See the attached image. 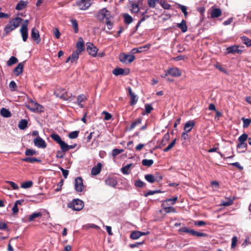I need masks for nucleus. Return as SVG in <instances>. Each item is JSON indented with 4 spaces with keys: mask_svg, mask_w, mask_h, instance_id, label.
I'll return each instance as SVG.
<instances>
[{
    "mask_svg": "<svg viewBox=\"0 0 251 251\" xmlns=\"http://www.w3.org/2000/svg\"><path fill=\"white\" fill-rule=\"evenodd\" d=\"M22 21L23 19L18 17L10 20L4 28V35H7L10 32L17 28Z\"/></svg>",
    "mask_w": 251,
    "mask_h": 251,
    "instance_id": "nucleus-1",
    "label": "nucleus"
},
{
    "mask_svg": "<svg viewBox=\"0 0 251 251\" xmlns=\"http://www.w3.org/2000/svg\"><path fill=\"white\" fill-rule=\"evenodd\" d=\"M95 17L100 21H106L112 18L110 11L106 7L100 9L97 13Z\"/></svg>",
    "mask_w": 251,
    "mask_h": 251,
    "instance_id": "nucleus-2",
    "label": "nucleus"
},
{
    "mask_svg": "<svg viewBox=\"0 0 251 251\" xmlns=\"http://www.w3.org/2000/svg\"><path fill=\"white\" fill-rule=\"evenodd\" d=\"M27 108L35 112H41L44 111V107L39 103L31 100L26 105Z\"/></svg>",
    "mask_w": 251,
    "mask_h": 251,
    "instance_id": "nucleus-3",
    "label": "nucleus"
},
{
    "mask_svg": "<svg viewBox=\"0 0 251 251\" xmlns=\"http://www.w3.org/2000/svg\"><path fill=\"white\" fill-rule=\"evenodd\" d=\"M83 206V201L79 199L75 200L68 204L69 207L75 211H80Z\"/></svg>",
    "mask_w": 251,
    "mask_h": 251,
    "instance_id": "nucleus-4",
    "label": "nucleus"
},
{
    "mask_svg": "<svg viewBox=\"0 0 251 251\" xmlns=\"http://www.w3.org/2000/svg\"><path fill=\"white\" fill-rule=\"evenodd\" d=\"M92 0H76V4L80 10H86L91 4Z\"/></svg>",
    "mask_w": 251,
    "mask_h": 251,
    "instance_id": "nucleus-5",
    "label": "nucleus"
},
{
    "mask_svg": "<svg viewBox=\"0 0 251 251\" xmlns=\"http://www.w3.org/2000/svg\"><path fill=\"white\" fill-rule=\"evenodd\" d=\"M135 59L133 55H127L125 53H121L119 55V59L121 62L124 63H130Z\"/></svg>",
    "mask_w": 251,
    "mask_h": 251,
    "instance_id": "nucleus-6",
    "label": "nucleus"
},
{
    "mask_svg": "<svg viewBox=\"0 0 251 251\" xmlns=\"http://www.w3.org/2000/svg\"><path fill=\"white\" fill-rule=\"evenodd\" d=\"M182 74L181 71L176 67L171 68L167 70L165 73V75H172L174 77H179Z\"/></svg>",
    "mask_w": 251,
    "mask_h": 251,
    "instance_id": "nucleus-7",
    "label": "nucleus"
},
{
    "mask_svg": "<svg viewBox=\"0 0 251 251\" xmlns=\"http://www.w3.org/2000/svg\"><path fill=\"white\" fill-rule=\"evenodd\" d=\"M75 190L78 192H82L84 189L85 187L81 177H78L75 179Z\"/></svg>",
    "mask_w": 251,
    "mask_h": 251,
    "instance_id": "nucleus-8",
    "label": "nucleus"
},
{
    "mask_svg": "<svg viewBox=\"0 0 251 251\" xmlns=\"http://www.w3.org/2000/svg\"><path fill=\"white\" fill-rule=\"evenodd\" d=\"M86 48L89 54L94 57L96 56L98 52V49L91 43L86 44Z\"/></svg>",
    "mask_w": 251,
    "mask_h": 251,
    "instance_id": "nucleus-9",
    "label": "nucleus"
},
{
    "mask_svg": "<svg viewBox=\"0 0 251 251\" xmlns=\"http://www.w3.org/2000/svg\"><path fill=\"white\" fill-rule=\"evenodd\" d=\"M210 17L211 18H215L220 17L222 15V10L214 6L212 7L209 9Z\"/></svg>",
    "mask_w": 251,
    "mask_h": 251,
    "instance_id": "nucleus-10",
    "label": "nucleus"
},
{
    "mask_svg": "<svg viewBox=\"0 0 251 251\" xmlns=\"http://www.w3.org/2000/svg\"><path fill=\"white\" fill-rule=\"evenodd\" d=\"M34 143L35 146L40 148H45L46 143L45 141L40 137H37L34 139Z\"/></svg>",
    "mask_w": 251,
    "mask_h": 251,
    "instance_id": "nucleus-11",
    "label": "nucleus"
},
{
    "mask_svg": "<svg viewBox=\"0 0 251 251\" xmlns=\"http://www.w3.org/2000/svg\"><path fill=\"white\" fill-rule=\"evenodd\" d=\"M31 37L36 43L38 44L40 42L41 40L40 38L39 31L35 27L33 28L31 30Z\"/></svg>",
    "mask_w": 251,
    "mask_h": 251,
    "instance_id": "nucleus-12",
    "label": "nucleus"
},
{
    "mask_svg": "<svg viewBox=\"0 0 251 251\" xmlns=\"http://www.w3.org/2000/svg\"><path fill=\"white\" fill-rule=\"evenodd\" d=\"M226 50L228 53L234 54L235 53H237L238 54H241L243 52V50L239 49V47L237 46L229 47L226 49Z\"/></svg>",
    "mask_w": 251,
    "mask_h": 251,
    "instance_id": "nucleus-13",
    "label": "nucleus"
},
{
    "mask_svg": "<svg viewBox=\"0 0 251 251\" xmlns=\"http://www.w3.org/2000/svg\"><path fill=\"white\" fill-rule=\"evenodd\" d=\"M79 53H80L78 52V51H75L73 52L72 55L68 58L66 62H68L70 61L71 62V63L76 62L78 59Z\"/></svg>",
    "mask_w": 251,
    "mask_h": 251,
    "instance_id": "nucleus-14",
    "label": "nucleus"
},
{
    "mask_svg": "<svg viewBox=\"0 0 251 251\" xmlns=\"http://www.w3.org/2000/svg\"><path fill=\"white\" fill-rule=\"evenodd\" d=\"M50 137L60 145L61 149L65 142L62 140L61 137L58 134L54 133L51 134Z\"/></svg>",
    "mask_w": 251,
    "mask_h": 251,
    "instance_id": "nucleus-15",
    "label": "nucleus"
},
{
    "mask_svg": "<svg viewBox=\"0 0 251 251\" xmlns=\"http://www.w3.org/2000/svg\"><path fill=\"white\" fill-rule=\"evenodd\" d=\"M102 165L100 163H99L96 166L92 168L91 170V175L93 176H96L98 175L101 169Z\"/></svg>",
    "mask_w": 251,
    "mask_h": 251,
    "instance_id": "nucleus-16",
    "label": "nucleus"
},
{
    "mask_svg": "<svg viewBox=\"0 0 251 251\" xmlns=\"http://www.w3.org/2000/svg\"><path fill=\"white\" fill-rule=\"evenodd\" d=\"M87 99V97L85 95L81 94L79 95L77 98L76 103L80 108H83V105L81 103V102L86 101Z\"/></svg>",
    "mask_w": 251,
    "mask_h": 251,
    "instance_id": "nucleus-17",
    "label": "nucleus"
},
{
    "mask_svg": "<svg viewBox=\"0 0 251 251\" xmlns=\"http://www.w3.org/2000/svg\"><path fill=\"white\" fill-rule=\"evenodd\" d=\"M20 32L22 35L23 40L25 42L28 38V28H20Z\"/></svg>",
    "mask_w": 251,
    "mask_h": 251,
    "instance_id": "nucleus-18",
    "label": "nucleus"
},
{
    "mask_svg": "<svg viewBox=\"0 0 251 251\" xmlns=\"http://www.w3.org/2000/svg\"><path fill=\"white\" fill-rule=\"evenodd\" d=\"M24 65L22 63H19L14 69V73L16 75L18 76L22 73L23 71Z\"/></svg>",
    "mask_w": 251,
    "mask_h": 251,
    "instance_id": "nucleus-19",
    "label": "nucleus"
},
{
    "mask_svg": "<svg viewBox=\"0 0 251 251\" xmlns=\"http://www.w3.org/2000/svg\"><path fill=\"white\" fill-rule=\"evenodd\" d=\"M194 125H195V123L193 121H188V122H187L185 124L184 127V130L186 132H189L192 129Z\"/></svg>",
    "mask_w": 251,
    "mask_h": 251,
    "instance_id": "nucleus-20",
    "label": "nucleus"
},
{
    "mask_svg": "<svg viewBox=\"0 0 251 251\" xmlns=\"http://www.w3.org/2000/svg\"><path fill=\"white\" fill-rule=\"evenodd\" d=\"M76 47L77 49L76 51H78L79 53L84 50V43L82 38L79 39V41L76 43Z\"/></svg>",
    "mask_w": 251,
    "mask_h": 251,
    "instance_id": "nucleus-21",
    "label": "nucleus"
},
{
    "mask_svg": "<svg viewBox=\"0 0 251 251\" xmlns=\"http://www.w3.org/2000/svg\"><path fill=\"white\" fill-rule=\"evenodd\" d=\"M128 73V72L125 73L124 69L120 68H116L113 71V74L115 75H126Z\"/></svg>",
    "mask_w": 251,
    "mask_h": 251,
    "instance_id": "nucleus-22",
    "label": "nucleus"
},
{
    "mask_svg": "<svg viewBox=\"0 0 251 251\" xmlns=\"http://www.w3.org/2000/svg\"><path fill=\"white\" fill-rule=\"evenodd\" d=\"M177 26L180 28L183 32H185L187 30L186 22L185 20H182L180 23L177 24Z\"/></svg>",
    "mask_w": 251,
    "mask_h": 251,
    "instance_id": "nucleus-23",
    "label": "nucleus"
},
{
    "mask_svg": "<svg viewBox=\"0 0 251 251\" xmlns=\"http://www.w3.org/2000/svg\"><path fill=\"white\" fill-rule=\"evenodd\" d=\"M123 16L124 18V22L126 24H130L133 21L132 17L128 14L125 13Z\"/></svg>",
    "mask_w": 251,
    "mask_h": 251,
    "instance_id": "nucleus-24",
    "label": "nucleus"
},
{
    "mask_svg": "<svg viewBox=\"0 0 251 251\" xmlns=\"http://www.w3.org/2000/svg\"><path fill=\"white\" fill-rule=\"evenodd\" d=\"M27 1H21L17 4L16 9L18 10H21L25 8L27 6Z\"/></svg>",
    "mask_w": 251,
    "mask_h": 251,
    "instance_id": "nucleus-25",
    "label": "nucleus"
},
{
    "mask_svg": "<svg viewBox=\"0 0 251 251\" xmlns=\"http://www.w3.org/2000/svg\"><path fill=\"white\" fill-rule=\"evenodd\" d=\"M0 114L2 116L5 118H8L11 116V112L8 109L5 108H2L1 109Z\"/></svg>",
    "mask_w": 251,
    "mask_h": 251,
    "instance_id": "nucleus-26",
    "label": "nucleus"
},
{
    "mask_svg": "<svg viewBox=\"0 0 251 251\" xmlns=\"http://www.w3.org/2000/svg\"><path fill=\"white\" fill-rule=\"evenodd\" d=\"M76 145H67L65 142L64 143V144L63 145L61 148V150L63 152H66L68 151H69L70 149H74Z\"/></svg>",
    "mask_w": 251,
    "mask_h": 251,
    "instance_id": "nucleus-27",
    "label": "nucleus"
},
{
    "mask_svg": "<svg viewBox=\"0 0 251 251\" xmlns=\"http://www.w3.org/2000/svg\"><path fill=\"white\" fill-rule=\"evenodd\" d=\"M27 125V121L26 120L22 119L19 123L18 127L21 129H24L26 128Z\"/></svg>",
    "mask_w": 251,
    "mask_h": 251,
    "instance_id": "nucleus-28",
    "label": "nucleus"
},
{
    "mask_svg": "<svg viewBox=\"0 0 251 251\" xmlns=\"http://www.w3.org/2000/svg\"><path fill=\"white\" fill-rule=\"evenodd\" d=\"M23 161L27 162H30V163H34L35 162H40L41 160L35 158V157H26L24 159H22Z\"/></svg>",
    "mask_w": 251,
    "mask_h": 251,
    "instance_id": "nucleus-29",
    "label": "nucleus"
},
{
    "mask_svg": "<svg viewBox=\"0 0 251 251\" xmlns=\"http://www.w3.org/2000/svg\"><path fill=\"white\" fill-rule=\"evenodd\" d=\"M142 122V118H139L136 119L131 125L130 127H129V130H132L135 127H136L137 125L140 124Z\"/></svg>",
    "mask_w": 251,
    "mask_h": 251,
    "instance_id": "nucleus-30",
    "label": "nucleus"
},
{
    "mask_svg": "<svg viewBox=\"0 0 251 251\" xmlns=\"http://www.w3.org/2000/svg\"><path fill=\"white\" fill-rule=\"evenodd\" d=\"M72 26L74 28L75 33H77L78 31V24L76 20L72 19L71 21Z\"/></svg>",
    "mask_w": 251,
    "mask_h": 251,
    "instance_id": "nucleus-31",
    "label": "nucleus"
},
{
    "mask_svg": "<svg viewBox=\"0 0 251 251\" xmlns=\"http://www.w3.org/2000/svg\"><path fill=\"white\" fill-rule=\"evenodd\" d=\"M139 231H132L130 234V238L132 239L136 240L140 237Z\"/></svg>",
    "mask_w": 251,
    "mask_h": 251,
    "instance_id": "nucleus-32",
    "label": "nucleus"
},
{
    "mask_svg": "<svg viewBox=\"0 0 251 251\" xmlns=\"http://www.w3.org/2000/svg\"><path fill=\"white\" fill-rule=\"evenodd\" d=\"M42 214L40 212L33 213L29 216L28 220L31 222L34 220V219L41 217Z\"/></svg>",
    "mask_w": 251,
    "mask_h": 251,
    "instance_id": "nucleus-33",
    "label": "nucleus"
},
{
    "mask_svg": "<svg viewBox=\"0 0 251 251\" xmlns=\"http://www.w3.org/2000/svg\"><path fill=\"white\" fill-rule=\"evenodd\" d=\"M18 62V59L14 56H12L7 62V65L8 66H11Z\"/></svg>",
    "mask_w": 251,
    "mask_h": 251,
    "instance_id": "nucleus-34",
    "label": "nucleus"
},
{
    "mask_svg": "<svg viewBox=\"0 0 251 251\" xmlns=\"http://www.w3.org/2000/svg\"><path fill=\"white\" fill-rule=\"evenodd\" d=\"M142 164L144 166L150 167L151 166L153 163V160L152 159H143L142 160Z\"/></svg>",
    "mask_w": 251,
    "mask_h": 251,
    "instance_id": "nucleus-35",
    "label": "nucleus"
},
{
    "mask_svg": "<svg viewBox=\"0 0 251 251\" xmlns=\"http://www.w3.org/2000/svg\"><path fill=\"white\" fill-rule=\"evenodd\" d=\"M33 185L32 181H27L23 182L21 185V187L24 189H27L31 187Z\"/></svg>",
    "mask_w": 251,
    "mask_h": 251,
    "instance_id": "nucleus-36",
    "label": "nucleus"
},
{
    "mask_svg": "<svg viewBox=\"0 0 251 251\" xmlns=\"http://www.w3.org/2000/svg\"><path fill=\"white\" fill-rule=\"evenodd\" d=\"M145 178L147 181H148V182H149L150 183H153V182H155L154 176L152 175H150V174L146 175L145 176Z\"/></svg>",
    "mask_w": 251,
    "mask_h": 251,
    "instance_id": "nucleus-37",
    "label": "nucleus"
},
{
    "mask_svg": "<svg viewBox=\"0 0 251 251\" xmlns=\"http://www.w3.org/2000/svg\"><path fill=\"white\" fill-rule=\"evenodd\" d=\"M130 97L131 99L130 104L133 105L137 102L138 100V97L135 94L130 95Z\"/></svg>",
    "mask_w": 251,
    "mask_h": 251,
    "instance_id": "nucleus-38",
    "label": "nucleus"
},
{
    "mask_svg": "<svg viewBox=\"0 0 251 251\" xmlns=\"http://www.w3.org/2000/svg\"><path fill=\"white\" fill-rule=\"evenodd\" d=\"M132 165L131 164H128L124 167H123L122 169H121V171L122 172V173L124 174H129V169H130V166Z\"/></svg>",
    "mask_w": 251,
    "mask_h": 251,
    "instance_id": "nucleus-39",
    "label": "nucleus"
},
{
    "mask_svg": "<svg viewBox=\"0 0 251 251\" xmlns=\"http://www.w3.org/2000/svg\"><path fill=\"white\" fill-rule=\"evenodd\" d=\"M176 143V139H174L168 146L167 148L163 150L164 152H167L170 151L175 145Z\"/></svg>",
    "mask_w": 251,
    "mask_h": 251,
    "instance_id": "nucleus-40",
    "label": "nucleus"
},
{
    "mask_svg": "<svg viewBox=\"0 0 251 251\" xmlns=\"http://www.w3.org/2000/svg\"><path fill=\"white\" fill-rule=\"evenodd\" d=\"M5 183L9 184L13 190H18L19 187L15 182L11 181H6Z\"/></svg>",
    "mask_w": 251,
    "mask_h": 251,
    "instance_id": "nucleus-41",
    "label": "nucleus"
},
{
    "mask_svg": "<svg viewBox=\"0 0 251 251\" xmlns=\"http://www.w3.org/2000/svg\"><path fill=\"white\" fill-rule=\"evenodd\" d=\"M178 7L181 9L182 12L183 13L184 16L186 17L188 15L186 6L179 4H178Z\"/></svg>",
    "mask_w": 251,
    "mask_h": 251,
    "instance_id": "nucleus-42",
    "label": "nucleus"
},
{
    "mask_svg": "<svg viewBox=\"0 0 251 251\" xmlns=\"http://www.w3.org/2000/svg\"><path fill=\"white\" fill-rule=\"evenodd\" d=\"M177 197H176L173 199H167L165 201H164L162 204V205L163 206H165V203H166V204L168 205V204L167 203V202H172V204H174L176 202V201H177Z\"/></svg>",
    "mask_w": 251,
    "mask_h": 251,
    "instance_id": "nucleus-43",
    "label": "nucleus"
},
{
    "mask_svg": "<svg viewBox=\"0 0 251 251\" xmlns=\"http://www.w3.org/2000/svg\"><path fill=\"white\" fill-rule=\"evenodd\" d=\"M131 11L132 13H136L139 11V5L137 4H132Z\"/></svg>",
    "mask_w": 251,
    "mask_h": 251,
    "instance_id": "nucleus-44",
    "label": "nucleus"
},
{
    "mask_svg": "<svg viewBox=\"0 0 251 251\" xmlns=\"http://www.w3.org/2000/svg\"><path fill=\"white\" fill-rule=\"evenodd\" d=\"M146 12H147V11L143 13L142 15L143 16L141 18V19L138 22V24H137L136 26V30H137L138 29V28L139 27V26H140V25L142 22H143L146 19H147V18H148L149 17V16H144V14L146 13Z\"/></svg>",
    "mask_w": 251,
    "mask_h": 251,
    "instance_id": "nucleus-45",
    "label": "nucleus"
},
{
    "mask_svg": "<svg viewBox=\"0 0 251 251\" xmlns=\"http://www.w3.org/2000/svg\"><path fill=\"white\" fill-rule=\"evenodd\" d=\"M159 2V0H148V4L151 7L154 8L157 3Z\"/></svg>",
    "mask_w": 251,
    "mask_h": 251,
    "instance_id": "nucleus-46",
    "label": "nucleus"
},
{
    "mask_svg": "<svg viewBox=\"0 0 251 251\" xmlns=\"http://www.w3.org/2000/svg\"><path fill=\"white\" fill-rule=\"evenodd\" d=\"M248 139V135L247 134H243L238 138L239 142L245 143Z\"/></svg>",
    "mask_w": 251,
    "mask_h": 251,
    "instance_id": "nucleus-47",
    "label": "nucleus"
},
{
    "mask_svg": "<svg viewBox=\"0 0 251 251\" xmlns=\"http://www.w3.org/2000/svg\"><path fill=\"white\" fill-rule=\"evenodd\" d=\"M242 40L244 42V43L248 46H251V40L249 39L246 36H243L241 37Z\"/></svg>",
    "mask_w": 251,
    "mask_h": 251,
    "instance_id": "nucleus-48",
    "label": "nucleus"
},
{
    "mask_svg": "<svg viewBox=\"0 0 251 251\" xmlns=\"http://www.w3.org/2000/svg\"><path fill=\"white\" fill-rule=\"evenodd\" d=\"M243 121V127L245 128L248 127L251 123V120L250 119L242 118Z\"/></svg>",
    "mask_w": 251,
    "mask_h": 251,
    "instance_id": "nucleus-49",
    "label": "nucleus"
},
{
    "mask_svg": "<svg viewBox=\"0 0 251 251\" xmlns=\"http://www.w3.org/2000/svg\"><path fill=\"white\" fill-rule=\"evenodd\" d=\"M78 133L79 132L77 131H73L69 134V137L70 139L76 138L78 136Z\"/></svg>",
    "mask_w": 251,
    "mask_h": 251,
    "instance_id": "nucleus-50",
    "label": "nucleus"
},
{
    "mask_svg": "<svg viewBox=\"0 0 251 251\" xmlns=\"http://www.w3.org/2000/svg\"><path fill=\"white\" fill-rule=\"evenodd\" d=\"M159 3L160 5L162 6V7L165 9H169L171 7V5L170 4L165 2L164 1L160 0L159 1Z\"/></svg>",
    "mask_w": 251,
    "mask_h": 251,
    "instance_id": "nucleus-51",
    "label": "nucleus"
},
{
    "mask_svg": "<svg viewBox=\"0 0 251 251\" xmlns=\"http://www.w3.org/2000/svg\"><path fill=\"white\" fill-rule=\"evenodd\" d=\"M169 138H170V135H169V133L165 134L164 135L163 138L162 139V144L163 145H165L166 144V142H167L168 141V140H169Z\"/></svg>",
    "mask_w": 251,
    "mask_h": 251,
    "instance_id": "nucleus-52",
    "label": "nucleus"
},
{
    "mask_svg": "<svg viewBox=\"0 0 251 251\" xmlns=\"http://www.w3.org/2000/svg\"><path fill=\"white\" fill-rule=\"evenodd\" d=\"M233 203V201L231 200H228L226 201H222L221 204V206H227L231 205Z\"/></svg>",
    "mask_w": 251,
    "mask_h": 251,
    "instance_id": "nucleus-53",
    "label": "nucleus"
},
{
    "mask_svg": "<svg viewBox=\"0 0 251 251\" xmlns=\"http://www.w3.org/2000/svg\"><path fill=\"white\" fill-rule=\"evenodd\" d=\"M164 210L167 213L170 212H176V209L173 207H165L164 208Z\"/></svg>",
    "mask_w": 251,
    "mask_h": 251,
    "instance_id": "nucleus-54",
    "label": "nucleus"
},
{
    "mask_svg": "<svg viewBox=\"0 0 251 251\" xmlns=\"http://www.w3.org/2000/svg\"><path fill=\"white\" fill-rule=\"evenodd\" d=\"M146 48V46L142 47L139 48H134L132 50L131 52L133 53H135L137 52H141L143 51L144 49H145Z\"/></svg>",
    "mask_w": 251,
    "mask_h": 251,
    "instance_id": "nucleus-55",
    "label": "nucleus"
},
{
    "mask_svg": "<svg viewBox=\"0 0 251 251\" xmlns=\"http://www.w3.org/2000/svg\"><path fill=\"white\" fill-rule=\"evenodd\" d=\"M25 154L27 156L33 155L36 154V151L31 149L26 150Z\"/></svg>",
    "mask_w": 251,
    "mask_h": 251,
    "instance_id": "nucleus-56",
    "label": "nucleus"
},
{
    "mask_svg": "<svg viewBox=\"0 0 251 251\" xmlns=\"http://www.w3.org/2000/svg\"><path fill=\"white\" fill-rule=\"evenodd\" d=\"M124 151L123 150H119L117 149H115L112 151V154L114 156L119 154V153Z\"/></svg>",
    "mask_w": 251,
    "mask_h": 251,
    "instance_id": "nucleus-57",
    "label": "nucleus"
},
{
    "mask_svg": "<svg viewBox=\"0 0 251 251\" xmlns=\"http://www.w3.org/2000/svg\"><path fill=\"white\" fill-rule=\"evenodd\" d=\"M237 148L239 149H245L247 148V145L246 143L239 142L237 145Z\"/></svg>",
    "mask_w": 251,
    "mask_h": 251,
    "instance_id": "nucleus-58",
    "label": "nucleus"
},
{
    "mask_svg": "<svg viewBox=\"0 0 251 251\" xmlns=\"http://www.w3.org/2000/svg\"><path fill=\"white\" fill-rule=\"evenodd\" d=\"M237 238L236 236H234L232 238V241H231V248H234L236 245V244H237Z\"/></svg>",
    "mask_w": 251,
    "mask_h": 251,
    "instance_id": "nucleus-59",
    "label": "nucleus"
},
{
    "mask_svg": "<svg viewBox=\"0 0 251 251\" xmlns=\"http://www.w3.org/2000/svg\"><path fill=\"white\" fill-rule=\"evenodd\" d=\"M103 114L104 115V119L105 120H109L112 118L111 115L107 112L104 111Z\"/></svg>",
    "mask_w": 251,
    "mask_h": 251,
    "instance_id": "nucleus-60",
    "label": "nucleus"
},
{
    "mask_svg": "<svg viewBox=\"0 0 251 251\" xmlns=\"http://www.w3.org/2000/svg\"><path fill=\"white\" fill-rule=\"evenodd\" d=\"M106 25L107 26L108 29L110 30L113 27V23L111 22V20H108L105 21Z\"/></svg>",
    "mask_w": 251,
    "mask_h": 251,
    "instance_id": "nucleus-61",
    "label": "nucleus"
},
{
    "mask_svg": "<svg viewBox=\"0 0 251 251\" xmlns=\"http://www.w3.org/2000/svg\"><path fill=\"white\" fill-rule=\"evenodd\" d=\"M152 109L153 108L151 105L149 104L145 105V110L147 113H150Z\"/></svg>",
    "mask_w": 251,
    "mask_h": 251,
    "instance_id": "nucleus-62",
    "label": "nucleus"
},
{
    "mask_svg": "<svg viewBox=\"0 0 251 251\" xmlns=\"http://www.w3.org/2000/svg\"><path fill=\"white\" fill-rule=\"evenodd\" d=\"M54 36L57 39H59L60 36V33L58 28H55L53 31Z\"/></svg>",
    "mask_w": 251,
    "mask_h": 251,
    "instance_id": "nucleus-63",
    "label": "nucleus"
},
{
    "mask_svg": "<svg viewBox=\"0 0 251 251\" xmlns=\"http://www.w3.org/2000/svg\"><path fill=\"white\" fill-rule=\"evenodd\" d=\"M105 182L107 184L112 185L113 186H114L116 185L115 181L114 180L112 179H106Z\"/></svg>",
    "mask_w": 251,
    "mask_h": 251,
    "instance_id": "nucleus-64",
    "label": "nucleus"
}]
</instances>
